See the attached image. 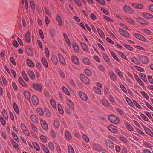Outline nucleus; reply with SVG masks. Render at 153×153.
<instances>
[{
	"label": "nucleus",
	"mask_w": 153,
	"mask_h": 153,
	"mask_svg": "<svg viewBox=\"0 0 153 153\" xmlns=\"http://www.w3.org/2000/svg\"><path fill=\"white\" fill-rule=\"evenodd\" d=\"M110 121L112 123L117 124L119 123V118L116 116L111 114L108 117Z\"/></svg>",
	"instance_id": "f257e3e1"
},
{
	"label": "nucleus",
	"mask_w": 153,
	"mask_h": 153,
	"mask_svg": "<svg viewBox=\"0 0 153 153\" xmlns=\"http://www.w3.org/2000/svg\"><path fill=\"white\" fill-rule=\"evenodd\" d=\"M80 78L81 80L84 83L88 84L89 83V80L87 76L84 74H80Z\"/></svg>",
	"instance_id": "f03ea898"
},
{
	"label": "nucleus",
	"mask_w": 153,
	"mask_h": 153,
	"mask_svg": "<svg viewBox=\"0 0 153 153\" xmlns=\"http://www.w3.org/2000/svg\"><path fill=\"white\" fill-rule=\"evenodd\" d=\"M139 59L141 63L144 64H147L149 62L148 58L145 56H140L139 58Z\"/></svg>",
	"instance_id": "7ed1b4c3"
},
{
	"label": "nucleus",
	"mask_w": 153,
	"mask_h": 153,
	"mask_svg": "<svg viewBox=\"0 0 153 153\" xmlns=\"http://www.w3.org/2000/svg\"><path fill=\"white\" fill-rule=\"evenodd\" d=\"M108 128L110 132L113 133H116L118 131L117 127L112 124L108 126Z\"/></svg>",
	"instance_id": "20e7f679"
},
{
	"label": "nucleus",
	"mask_w": 153,
	"mask_h": 153,
	"mask_svg": "<svg viewBox=\"0 0 153 153\" xmlns=\"http://www.w3.org/2000/svg\"><path fill=\"white\" fill-rule=\"evenodd\" d=\"M137 20L138 22L144 25H148L149 23L148 22L145 20V19L141 17L137 18Z\"/></svg>",
	"instance_id": "39448f33"
},
{
	"label": "nucleus",
	"mask_w": 153,
	"mask_h": 153,
	"mask_svg": "<svg viewBox=\"0 0 153 153\" xmlns=\"http://www.w3.org/2000/svg\"><path fill=\"white\" fill-rule=\"evenodd\" d=\"M119 32L122 36L124 37L128 38L129 36V34L127 31L121 28L119 29Z\"/></svg>",
	"instance_id": "423d86ee"
},
{
	"label": "nucleus",
	"mask_w": 153,
	"mask_h": 153,
	"mask_svg": "<svg viewBox=\"0 0 153 153\" xmlns=\"http://www.w3.org/2000/svg\"><path fill=\"white\" fill-rule=\"evenodd\" d=\"M21 128L22 131L27 135L29 136L30 134L25 125L22 123L21 125Z\"/></svg>",
	"instance_id": "0eeeda50"
},
{
	"label": "nucleus",
	"mask_w": 153,
	"mask_h": 153,
	"mask_svg": "<svg viewBox=\"0 0 153 153\" xmlns=\"http://www.w3.org/2000/svg\"><path fill=\"white\" fill-rule=\"evenodd\" d=\"M106 145L110 148H112L114 147L113 143L110 140H106L104 141Z\"/></svg>",
	"instance_id": "6e6552de"
},
{
	"label": "nucleus",
	"mask_w": 153,
	"mask_h": 153,
	"mask_svg": "<svg viewBox=\"0 0 153 153\" xmlns=\"http://www.w3.org/2000/svg\"><path fill=\"white\" fill-rule=\"evenodd\" d=\"M123 10L128 13L131 14L133 13V11L131 8L130 7L126 5L123 7Z\"/></svg>",
	"instance_id": "1a4fd4ad"
},
{
	"label": "nucleus",
	"mask_w": 153,
	"mask_h": 153,
	"mask_svg": "<svg viewBox=\"0 0 153 153\" xmlns=\"http://www.w3.org/2000/svg\"><path fill=\"white\" fill-rule=\"evenodd\" d=\"M79 94L80 97L84 101H86L87 100L88 97L86 94L83 92H80Z\"/></svg>",
	"instance_id": "9d476101"
},
{
	"label": "nucleus",
	"mask_w": 153,
	"mask_h": 153,
	"mask_svg": "<svg viewBox=\"0 0 153 153\" xmlns=\"http://www.w3.org/2000/svg\"><path fill=\"white\" fill-rule=\"evenodd\" d=\"M32 103L34 105H38L39 100L36 96L34 95L32 96Z\"/></svg>",
	"instance_id": "9b49d317"
},
{
	"label": "nucleus",
	"mask_w": 153,
	"mask_h": 153,
	"mask_svg": "<svg viewBox=\"0 0 153 153\" xmlns=\"http://www.w3.org/2000/svg\"><path fill=\"white\" fill-rule=\"evenodd\" d=\"M134 36L137 39L143 41H145L146 39L143 36L137 33H135L134 35Z\"/></svg>",
	"instance_id": "f8f14e48"
},
{
	"label": "nucleus",
	"mask_w": 153,
	"mask_h": 153,
	"mask_svg": "<svg viewBox=\"0 0 153 153\" xmlns=\"http://www.w3.org/2000/svg\"><path fill=\"white\" fill-rule=\"evenodd\" d=\"M42 128L44 130H46L48 128V125L47 123L43 120H41L40 122Z\"/></svg>",
	"instance_id": "ddd939ff"
},
{
	"label": "nucleus",
	"mask_w": 153,
	"mask_h": 153,
	"mask_svg": "<svg viewBox=\"0 0 153 153\" xmlns=\"http://www.w3.org/2000/svg\"><path fill=\"white\" fill-rule=\"evenodd\" d=\"M143 16L147 19H152L153 18V15L147 12H144L143 13Z\"/></svg>",
	"instance_id": "4468645a"
},
{
	"label": "nucleus",
	"mask_w": 153,
	"mask_h": 153,
	"mask_svg": "<svg viewBox=\"0 0 153 153\" xmlns=\"http://www.w3.org/2000/svg\"><path fill=\"white\" fill-rule=\"evenodd\" d=\"M26 52L27 55L29 56H33V53L32 50L30 48L26 47Z\"/></svg>",
	"instance_id": "2eb2a0df"
},
{
	"label": "nucleus",
	"mask_w": 153,
	"mask_h": 153,
	"mask_svg": "<svg viewBox=\"0 0 153 153\" xmlns=\"http://www.w3.org/2000/svg\"><path fill=\"white\" fill-rule=\"evenodd\" d=\"M66 103L68 106L69 108L72 110H74V106L73 102L70 100H66Z\"/></svg>",
	"instance_id": "dca6fc26"
},
{
	"label": "nucleus",
	"mask_w": 153,
	"mask_h": 153,
	"mask_svg": "<svg viewBox=\"0 0 153 153\" xmlns=\"http://www.w3.org/2000/svg\"><path fill=\"white\" fill-rule=\"evenodd\" d=\"M24 95L25 97L28 101L30 100V94L29 91H25L24 92Z\"/></svg>",
	"instance_id": "f3484780"
},
{
	"label": "nucleus",
	"mask_w": 153,
	"mask_h": 153,
	"mask_svg": "<svg viewBox=\"0 0 153 153\" xmlns=\"http://www.w3.org/2000/svg\"><path fill=\"white\" fill-rule=\"evenodd\" d=\"M58 57L60 63L65 65L66 64V61L63 56L61 54H59Z\"/></svg>",
	"instance_id": "a211bd4d"
},
{
	"label": "nucleus",
	"mask_w": 153,
	"mask_h": 153,
	"mask_svg": "<svg viewBox=\"0 0 153 153\" xmlns=\"http://www.w3.org/2000/svg\"><path fill=\"white\" fill-rule=\"evenodd\" d=\"M94 149L96 150L99 151L102 150V148L101 146L98 144H95L93 146Z\"/></svg>",
	"instance_id": "6ab92c4d"
},
{
	"label": "nucleus",
	"mask_w": 153,
	"mask_h": 153,
	"mask_svg": "<svg viewBox=\"0 0 153 153\" xmlns=\"http://www.w3.org/2000/svg\"><path fill=\"white\" fill-rule=\"evenodd\" d=\"M51 60L52 62L55 65H57L58 63V60L57 57L54 55H53L52 56Z\"/></svg>",
	"instance_id": "aec40b11"
},
{
	"label": "nucleus",
	"mask_w": 153,
	"mask_h": 153,
	"mask_svg": "<svg viewBox=\"0 0 153 153\" xmlns=\"http://www.w3.org/2000/svg\"><path fill=\"white\" fill-rule=\"evenodd\" d=\"M102 102L105 106L108 107L110 106V103L108 100L106 99H103L102 101Z\"/></svg>",
	"instance_id": "412c9836"
},
{
	"label": "nucleus",
	"mask_w": 153,
	"mask_h": 153,
	"mask_svg": "<svg viewBox=\"0 0 153 153\" xmlns=\"http://www.w3.org/2000/svg\"><path fill=\"white\" fill-rule=\"evenodd\" d=\"M56 21L59 25H61L62 24V18L61 16L59 14L56 15Z\"/></svg>",
	"instance_id": "4be33fe9"
},
{
	"label": "nucleus",
	"mask_w": 153,
	"mask_h": 153,
	"mask_svg": "<svg viewBox=\"0 0 153 153\" xmlns=\"http://www.w3.org/2000/svg\"><path fill=\"white\" fill-rule=\"evenodd\" d=\"M34 88L38 91L41 90L42 86L38 84H34L33 85Z\"/></svg>",
	"instance_id": "5701e85b"
},
{
	"label": "nucleus",
	"mask_w": 153,
	"mask_h": 153,
	"mask_svg": "<svg viewBox=\"0 0 153 153\" xmlns=\"http://www.w3.org/2000/svg\"><path fill=\"white\" fill-rule=\"evenodd\" d=\"M25 38L26 41L27 42H29L30 41V34L29 32H27L25 36Z\"/></svg>",
	"instance_id": "b1692460"
},
{
	"label": "nucleus",
	"mask_w": 153,
	"mask_h": 153,
	"mask_svg": "<svg viewBox=\"0 0 153 153\" xmlns=\"http://www.w3.org/2000/svg\"><path fill=\"white\" fill-rule=\"evenodd\" d=\"M31 121L34 123H36L38 121V119L37 117L34 115H32L30 117Z\"/></svg>",
	"instance_id": "393cba45"
},
{
	"label": "nucleus",
	"mask_w": 153,
	"mask_h": 153,
	"mask_svg": "<svg viewBox=\"0 0 153 153\" xmlns=\"http://www.w3.org/2000/svg\"><path fill=\"white\" fill-rule=\"evenodd\" d=\"M81 46L83 49L85 51H87L88 50V48L87 45L85 43L83 42L80 43Z\"/></svg>",
	"instance_id": "a878e982"
},
{
	"label": "nucleus",
	"mask_w": 153,
	"mask_h": 153,
	"mask_svg": "<svg viewBox=\"0 0 153 153\" xmlns=\"http://www.w3.org/2000/svg\"><path fill=\"white\" fill-rule=\"evenodd\" d=\"M110 79L113 81H115L117 79L116 76L113 72H111L109 74Z\"/></svg>",
	"instance_id": "bb28decb"
},
{
	"label": "nucleus",
	"mask_w": 153,
	"mask_h": 153,
	"mask_svg": "<svg viewBox=\"0 0 153 153\" xmlns=\"http://www.w3.org/2000/svg\"><path fill=\"white\" fill-rule=\"evenodd\" d=\"M131 61L135 64L137 65H138L140 64V62H139V60L138 59L135 57H132L131 58Z\"/></svg>",
	"instance_id": "cd10ccee"
},
{
	"label": "nucleus",
	"mask_w": 153,
	"mask_h": 153,
	"mask_svg": "<svg viewBox=\"0 0 153 153\" xmlns=\"http://www.w3.org/2000/svg\"><path fill=\"white\" fill-rule=\"evenodd\" d=\"M132 5L136 8L141 9H142L143 6L142 4H139L137 3H132Z\"/></svg>",
	"instance_id": "c85d7f7f"
},
{
	"label": "nucleus",
	"mask_w": 153,
	"mask_h": 153,
	"mask_svg": "<svg viewBox=\"0 0 153 153\" xmlns=\"http://www.w3.org/2000/svg\"><path fill=\"white\" fill-rule=\"evenodd\" d=\"M144 129L146 132L147 134L151 136H152V135L153 134L152 132L148 128L145 127H144Z\"/></svg>",
	"instance_id": "c756f323"
},
{
	"label": "nucleus",
	"mask_w": 153,
	"mask_h": 153,
	"mask_svg": "<svg viewBox=\"0 0 153 153\" xmlns=\"http://www.w3.org/2000/svg\"><path fill=\"white\" fill-rule=\"evenodd\" d=\"M65 136L66 138L68 140H71L72 138L71 133L68 131L65 132Z\"/></svg>",
	"instance_id": "7c9ffc66"
},
{
	"label": "nucleus",
	"mask_w": 153,
	"mask_h": 153,
	"mask_svg": "<svg viewBox=\"0 0 153 153\" xmlns=\"http://www.w3.org/2000/svg\"><path fill=\"white\" fill-rule=\"evenodd\" d=\"M97 32L100 36L102 38H105V35L102 30L100 28L97 29Z\"/></svg>",
	"instance_id": "2f4dec72"
},
{
	"label": "nucleus",
	"mask_w": 153,
	"mask_h": 153,
	"mask_svg": "<svg viewBox=\"0 0 153 153\" xmlns=\"http://www.w3.org/2000/svg\"><path fill=\"white\" fill-rule=\"evenodd\" d=\"M72 59L73 62L75 64H77L79 63V61L78 58L75 56H73L72 57Z\"/></svg>",
	"instance_id": "473e14b6"
},
{
	"label": "nucleus",
	"mask_w": 153,
	"mask_h": 153,
	"mask_svg": "<svg viewBox=\"0 0 153 153\" xmlns=\"http://www.w3.org/2000/svg\"><path fill=\"white\" fill-rule=\"evenodd\" d=\"M28 72L30 77L32 79H33L35 78V75L34 73L31 71H29Z\"/></svg>",
	"instance_id": "72a5a7b5"
},
{
	"label": "nucleus",
	"mask_w": 153,
	"mask_h": 153,
	"mask_svg": "<svg viewBox=\"0 0 153 153\" xmlns=\"http://www.w3.org/2000/svg\"><path fill=\"white\" fill-rule=\"evenodd\" d=\"M60 123L59 120L57 119H56L54 121V126L55 127L57 128L59 127Z\"/></svg>",
	"instance_id": "f704fd0d"
},
{
	"label": "nucleus",
	"mask_w": 153,
	"mask_h": 153,
	"mask_svg": "<svg viewBox=\"0 0 153 153\" xmlns=\"http://www.w3.org/2000/svg\"><path fill=\"white\" fill-rule=\"evenodd\" d=\"M27 63L28 65L31 67H34V63L31 61L30 59H27Z\"/></svg>",
	"instance_id": "c9c22d12"
},
{
	"label": "nucleus",
	"mask_w": 153,
	"mask_h": 153,
	"mask_svg": "<svg viewBox=\"0 0 153 153\" xmlns=\"http://www.w3.org/2000/svg\"><path fill=\"white\" fill-rule=\"evenodd\" d=\"M42 62L43 65L45 67H48V64L45 58H42Z\"/></svg>",
	"instance_id": "e433bc0d"
},
{
	"label": "nucleus",
	"mask_w": 153,
	"mask_h": 153,
	"mask_svg": "<svg viewBox=\"0 0 153 153\" xmlns=\"http://www.w3.org/2000/svg\"><path fill=\"white\" fill-rule=\"evenodd\" d=\"M115 72L117 75L120 77L122 78L123 77V73L119 69H117L115 71Z\"/></svg>",
	"instance_id": "4c0bfd02"
},
{
	"label": "nucleus",
	"mask_w": 153,
	"mask_h": 153,
	"mask_svg": "<svg viewBox=\"0 0 153 153\" xmlns=\"http://www.w3.org/2000/svg\"><path fill=\"white\" fill-rule=\"evenodd\" d=\"M13 107L16 112L17 113H19V110L16 104V103H13Z\"/></svg>",
	"instance_id": "58836bf2"
},
{
	"label": "nucleus",
	"mask_w": 153,
	"mask_h": 153,
	"mask_svg": "<svg viewBox=\"0 0 153 153\" xmlns=\"http://www.w3.org/2000/svg\"><path fill=\"white\" fill-rule=\"evenodd\" d=\"M73 47L74 48L75 52L76 53L79 52V48L78 45L76 43L73 45Z\"/></svg>",
	"instance_id": "ea45409f"
},
{
	"label": "nucleus",
	"mask_w": 153,
	"mask_h": 153,
	"mask_svg": "<svg viewBox=\"0 0 153 153\" xmlns=\"http://www.w3.org/2000/svg\"><path fill=\"white\" fill-rule=\"evenodd\" d=\"M126 101L128 104V105L131 107L133 106V103L131 100L128 97H126Z\"/></svg>",
	"instance_id": "a19ab883"
},
{
	"label": "nucleus",
	"mask_w": 153,
	"mask_h": 153,
	"mask_svg": "<svg viewBox=\"0 0 153 153\" xmlns=\"http://www.w3.org/2000/svg\"><path fill=\"white\" fill-rule=\"evenodd\" d=\"M140 76L142 79L145 82H146L147 80L146 76L143 73H140L139 74Z\"/></svg>",
	"instance_id": "79ce46f5"
},
{
	"label": "nucleus",
	"mask_w": 153,
	"mask_h": 153,
	"mask_svg": "<svg viewBox=\"0 0 153 153\" xmlns=\"http://www.w3.org/2000/svg\"><path fill=\"white\" fill-rule=\"evenodd\" d=\"M68 151L69 153H74V151L73 147L69 145L68 147Z\"/></svg>",
	"instance_id": "37998d69"
},
{
	"label": "nucleus",
	"mask_w": 153,
	"mask_h": 153,
	"mask_svg": "<svg viewBox=\"0 0 153 153\" xmlns=\"http://www.w3.org/2000/svg\"><path fill=\"white\" fill-rule=\"evenodd\" d=\"M19 83L22 86H25L26 85V83L24 82L21 77H19Z\"/></svg>",
	"instance_id": "c03bdc74"
},
{
	"label": "nucleus",
	"mask_w": 153,
	"mask_h": 153,
	"mask_svg": "<svg viewBox=\"0 0 153 153\" xmlns=\"http://www.w3.org/2000/svg\"><path fill=\"white\" fill-rule=\"evenodd\" d=\"M142 31L145 33L149 35L151 33V31L149 30L146 29H143L142 30Z\"/></svg>",
	"instance_id": "a18cd8bd"
},
{
	"label": "nucleus",
	"mask_w": 153,
	"mask_h": 153,
	"mask_svg": "<svg viewBox=\"0 0 153 153\" xmlns=\"http://www.w3.org/2000/svg\"><path fill=\"white\" fill-rule=\"evenodd\" d=\"M62 90L63 92L67 95H69L70 93L68 89L65 87L63 86L62 87Z\"/></svg>",
	"instance_id": "49530a36"
},
{
	"label": "nucleus",
	"mask_w": 153,
	"mask_h": 153,
	"mask_svg": "<svg viewBox=\"0 0 153 153\" xmlns=\"http://www.w3.org/2000/svg\"><path fill=\"white\" fill-rule=\"evenodd\" d=\"M94 90L97 94H100L101 93V90L97 87H94Z\"/></svg>",
	"instance_id": "de8ad7c7"
},
{
	"label": "nucleus",
	"mask_w": 153,
	"mask_h": 153,
	"mask_svg": "<svg viewBox=\"0 0 153 153\" xmlns=\"http://www.w3.org/2000/svg\"><path fill=\"white\" fill-rule=\"evenodd\" d=\"M30 6L31 8L32 9H35V4L33 0H30Z\"/></svg>",
	"instance_id": "09e8293b"
},
{
	"label": "nucleus",
	"mask_w": 153,
	"mask_h": 153,
	"mask_svg": "<svg viewBox=\"0 0 153 153\" xmlns=\"http://www.w3.org/2000/svg\"><path fill=\"white\" fill-rule=\"evenodd\" d=\"M126 126L127 129L129 131H132L133 130V128L132 126L128 123H126Z\"/></svg>",
	"instance_id": "8fccbe9b"
},
{
	"label": "nucleus",
	"mask_w": 153,
	"mask_h": 153,
	"mask_svg": "<svg viewBox=\"0 0 153 153\" xmlns=\"http://www.w3.org/2000/svg\"><path fill=\"white\" fill-rule=\"evenodd\" d=\"M123 45L124 46L128 49L131 51H132L133 50V48L130 45L126 44H124Z\"/></svg>",
	"instance_id": "3c124183"
},
{
	"label": "nucleus",
	"mask_w": 153,
	"mask_h": 153,
	"mask_svg": "<svg viewBox=\"0 0 153 153\" xmlns=\"http://www.w3.org/2000/svg\"><path fill=\"white\" fill-rule=\"evenodd\" d=\"M22 75L24 79L26 81H28V78L26 75L25 72L24 71H23L22 72Z\"/></svg>",
	"instance_id": "603ef678"
},
{
	"label": "nucleus",
	"mask_w": 153,
	"mask_h": 153,
	"mask_svg": "<svg viewBox=\"0 0 153 153\" xmlns=\"http://www.w3.org/2000/svg\"><path fill=\"white\" fill-rule=\"evenodd\" d=\"M42 148L44 151L46 153H49V151L48 148L44 145H42Z\"/></svg>",
	"instance_id": "864d4df0"
},
{
	"label": "nucleus",
	"mask_w": 153,
	"mask_h": 153,
	"mask_svg": "<svg viewBox=\"0 0 153 153\" xmlns=\"http://www.w3.org/2000/svg\"><path fill=\"white\" fill-rule=\"evenodd\" d=\"M125 19L129 23L131 24H134V21L133 20L130 18H125Z\"/></svg>",
	"instance_id": "5fc2aeb1"
},
{
	"label": "nucleus",
	"mask_w": 153,
	"mask_h": 153,
	"mask_svg": "<svg viewBox=\"0 0 153 153\" xmlns=\"http://www.w3.org/2000/svg\"><path fill=\"white\" fill-rule=\"evenodd\" d=\"M83 138L84 141L87 143H88L89 141V139L88 137L85 134H83L82 136Z\"/></svg>",
	"instance_id": "6e6d98bb"
},
{
	"label": "nucleus",
	"mask_w": 153,
	"mask_h": 153,
	"mask_svg": "<svg viewBox=\"0 0 153 153\" xmlns=\"http://www.w3.org/2000/svg\"><path fill=\"white\" fill-rule=\"evenodd\" d=\"M109 100L111 102L112 104L113 105L114 103L115 102V101L114 97L111 95H110L109 96Z\"/></svg>",
	"instance_id": "4d7b16f0"
},
{
	"label": "nucleus",
	"mask_w": 153,
	"mask_h": 153,
	"mask_svg": "<svg viewBox=\"0 0 153 153\" xmlns=\"http://www.w3.org/2000/svg\"><path fill=\"white\" fill-rule=\"evenodd\" d=\"M2 114L6 119H7L8 118V115L7 112L5 110H3L2 111Z\"/></svg>",
	"instance_id": "13d9d810"
},
{
	"label": "nucleus",
	"mask_w": 153,
	"mask_h": 153,
	"mask_svg": "<svg viewBox=\"0 0 153 153\" xmlns=\"http://www.w3.org/2000/svg\"><path fill=\"white\" fill-rule=\"evenodd\" d=\"M37 111L40 115H43L44 114V112L43 110L40 108H38L37 109Z\"/></svg>",
	"instance_id": "bf43d9fd"
},
{
	"label": "nucleus",
	"mask_w": 153,
	"mask_h": 153,
	"mask_svg": "<svg viewBox=\"0 0 153 153\" xmlns=\"http://www.w3.org/2000/svg\"><path fill=\"white\" fill-rule=\"evenodd\" d=\"M31 127L32 129L34 131L36 132L37 131V128L35 125L31 123Z\"/></svg>",
	"instance_id": "052dcab7"
},
{
	"label": "nucleus",
	"mask_w": 153,
	"mask_h": 153,
	"mask_svg": "<svg viewBox=\"0 0 153 153\" xmlns=\"http://www.w3.org/2000/svg\"><path fill=\"white\" fill-rule=\"evenodd\" d=\"M12 144L14 148H16L17 149H19V145L16 142L12 141Z\"/></svg>",
	"instance_id": "680f3d73"
},
{
	"label": "nucleus",
	"mask_w": 153,
	"mask_h": 153,
	"mask_svg": "<svg viewBox=\"0 0 153 153\" xmlns=\"http://www.w3.org/2000/svg\"><path fill=\"white\" fill-rule=\"evenodd\" d=\"M85 73L88 76H90L92 75L91 71L89 69H87L85 70Z\"/></svg>",
	"instance_id": "e2e57ef3"
},
{
	"label": "nucleus",
	"mask_w": 153,
	"mask_h": 153,
	"mask_svg": "<svg viewBox=\"0 0 153 153\" xmlns=\"http://www.w3.org/2000/svg\"><path fill=\"white\" fill-rule=\"evenodd\" d=\"M83 62L84 63L87 65H89L90 64V61L89 59L87 58H85L83 59Z\"/></svg>",
	"instance_id": "0e129e2a"
},
{
	"label": "nucleus",
	"mask_w": 153,
	"mask_h": 153,
	"mask_svg": "<svg viewBox=\"0 0 153 153\" xmlns=\"http://www.w3.org/2000/svg\"><path fill=\"white\" fill-rule=\"evenodd\" d=\"M50 102L51 105L53 108H55L56 107V102L53 99H52L51 100Z\"/></svg>",
	"instance_id": "69168bd1"
},
{
	"label": "nucleus",
	"mask_w": 153,
	"mask_h": 153,
	"mask_svg": "<svg viewBox=\"0 0 153 153\" xmlns=\"http://www.w3.org/2000/svg\"><path fill=\"white\" fill-rule=\"evenodd\" d=\"M33 145L35 149H36L37 151H39V147L38 144H37L35 142L33 143Z\"/></svg>",
	"instance_id": "338daca9"
},
{
	"label": "nucleus",
	"mask_w": 153,
	"mask_h": 153,
	"mask_svg": "<svg viewBox=\"0 0 153 153\" xmlns=\"http://www.w3.org/2000/svg\"><path fill=\"white\" fill-rule=\"evenodd\" d=\"M140 116L145 121H149V120L148 118L144 114H142Z\"/></svg>",
	"instance_id": "774afa93"
}]
</instances>
